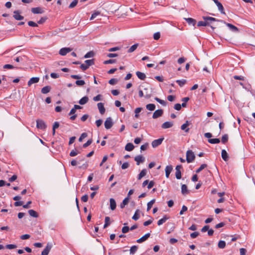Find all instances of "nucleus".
<instances>
[{
  "instance_id": "nucleus-1",
  "label": "nucleus",
  "mask_w": 255,
  "mask_h": 255,
  "mask_svg": "<svg viewBox=\"0 0 255 255\" xmlns=\"http://www.w3.org/2000/svg\"><path fill=\"white\" fill-rule=\"evenodd\" d=\"M195 158L194 152L191 150H188L186 152V161L188 163L192 162Z\"/></svg>"
},
{
  "instance_id": "nucleus-2",
  "label": "nucleus",
  "mask_w": 255,
  "mask_h": 255,
  "mask_svg": "<svg viewBox=\"0 0 255 255\" xmlns=\"http://www.w3.org/2000/svg\"><path fill=\"white\" fill-rule=\"evenodd\" d=\"M36 128L38 129L45 130L47 128V125L44 121L38 119L36 120Z\"/></svg>"
},
{
  "instance_id": "nucleus-3",
  "label": "nucleus",
  "mask_w": 255,
  "mask_h": 255,
  "mask_svg": "<svg viewBox=\"0 0 255 255\" xmlns=\"http://www.w3.org/2000/svg\"><path fill=\"white\" fill-rule=\"evenodd\" d=\"M113 119L111 117L107 118L104 123L105 128L109 129L113 127Z\"/></svg>"
},
{
  "instance_id": "nucleus-4",
  "label": "nucleus",
  "mask_w": 255,
  "mask_h": 255,
  "mask_svg": "<svg viewBox=\"0 0 255 255\" xmlns=\"http://www.w3.org/2000/svg\"><path fill=\"white\" fill-rule=\"evenodd\" d=\"M20 11L19 10H15L13 12V17L17 20H21L24 19V17L20 15Z\"/></svg>"
},
{
  "instance_id": "nucleus-5",
  "label": "nucleus",
  "mask_w": 255,
  "mask_h": 255,
  "mask_svg": "<svg viewBox=\"0 0 255 255\" xmlns=\"http://www.w3.org/2000/svg\"><path fill=\"white\" fill-rule=\"evenodd\" d=\"M52 246L51 244L48 243L44 249V250L41 253V255H48L50 251L51 250Z\"/></svg>"
},
{
  "instance_id": "nucleus-6",
  "label": "nucleus",
  "mask_w": 255,
  "mask_h": 255,
  "mask_svg": "<svg viewBox=\"0 0 255 255\" xmlns=\"http://www.w3.org/2000/svg\"><path fill=\"white\" fill-rule=\"evenodd\" d=\"M163 139H164V138L162 137V138H158L157 139L154 140L152 142V143H151L152 146L153 148L157 147L158 146H159V145H160L161 144Z\"/></svg>"
},
{
  "instance_id": "nucleus-7",
  "label": "nucleus",
  "mask_w": 255,
  "mask_h": 255,
  "mask_svg": "<svg viewBox=\"0 0 255 255\" xmlns=\"http://www.w3.org/2000/svg\"><path fill=\"white\" fill-rule=\"evenodd\" d=\"M221 22L224 23L225 24H226L228 27H229V28L232 31H233L234 32H238L239 31L238 28L235 25H234L231 23H227L226 22H225V21H223V20H221Z\"/></svg>"
},
{
  "instance_id": "nucleus-8",
  "label": "nucleus",
  "mask_w": 255,
  "mask_h": 255,
  "mask_svg": "<svg viewBox=\"0 0 255 255\" xmlns=\"http://www.w3.org/2000/svg\"><path fill=\"white\" fill-rule=\"evenodd\" d=\"M163 114V111L162 109H159L156 110L153 114L152 118L157 119L161 116Z\"/></svg>"
},
{
  "instance_id": "nucleus-9",
  "label": "nucleus",
  "mask_w": 255,
  "mask_h": 255,
  "mask_svg": "<svg viewBox=\"0 0 255 255\" xmlns=\"http://www.w3.org/2000/svg\"><path fill=\"white\" fill-rule=\"evenodd\" d=\"M71 50L72 49L70 48H62L60 50L59 53L60 55L62 56H64L66 55L68 53L70 52Z\"/></svg>"
},
{
  "instance_id": "nucleus-10",
  "label": "nucleus",
  "mask_w": 255,
  "mask_h": 255,
  "mask_svg": "<svg viewBox=\"0 0 255 255\" xmlns=\"http://www.w3.org/2000/svg\"><path fill=\"white\" fill-rule=\"evenodd\" d=\"M31 12L34 14L42 13L44 12L42 8L40 7H33L31 8Z\"/></svg>"
},
{
  "instance_id": "nucleus-11",
  "label": "nucleus",
  "mask_w": 255,
  "mask_h": 255,
  "mask_svg": "<svg viewBox=\"0 0 255 255\" xmlns=\"http://www.w3.org/2000/svg\"><path fill=\"white\" fill-rule=\"evenodd\" d=\"M150 234L149 233L146 234L141 238L138 239L136 242L138 243H141L144 241H145L147 239L150 237Z\"/></svg>"
},
{
  "instance_id": "nucleus-12",
  "label": "nucleus",
  "mask_w": 255,
  "mask_h": 255,
  "mask_svg": "<svg viewBox=\"0 0 255 255\" xmlns=\"http://www.w3.org/2000/svg\"><path fill=\"white\" fill-rule=\"evenodd\" d=\"M203 19L204 20L209 22V23H211L212 21H220L221 22V20H219L215 18H214L212 17H210V16H203Z\"/></svg>"
},
{
  "instance_id": "nucleus-13",
  "label": "nucleus",
  "mask_w": 255,
  "mask_h": 255,
  "mask_svg": "<svg viewBox=\"0 0 255 255\" xmlns=\"http://www.w3.org/2000/svg\"><path fill=\"white\" fill-rule=\"evenodd\" d=\"M98 108L101 114L103 115L105 113V108L104 104L102 103H99L97 104Z\"/></svg>"
},
{
  "instance_id": "nucleus-14",
  "label": "nucleus",
  "mask_w": 255,
  "mask_h": 255,
  "mask_svg": "<svg viewBox=\"0 0 255 255\" xmlns=\"http://www.w3.org/2000/svg\"><path fill=\"white\" fill-rule=\"evenodd\" d=\"M173 169V167L172 165H167L166 166L165 171V176L166 178H168L170 173L171 172Z\"/></svg>"
},
{
  "instance_id": "nucleus-15",
  "label": "nucleus",
  "mask_w": 255,
  "mask_h": 255,
  "mask_svg": "<svg viewBox=\"0 0 255 255\" xmlns=\"http://www.w3.org/2000/svg\"><path fill=\"white\" fill-rule=\"evenodd\" d=\"M134 160L136 162V164L139 165L144 161V158L142 155H137L135 157Z\"/></svg>"
},
{
  "instance_id": "nucleus-16",
  "label": "nucleus",
  "mask_w": 255,
  "mask_h": 255,
  "mask_svg": "<svg viewBox=\"0 0 255 255\" xmlns=\"http://www.w3.org/2000/svg\"><path fill=\"white\" fill-rule=\"evenodd\" d=\"M39 81V78L38 77H32L28 82L27 85L28 86H30L32 84L37 83Z\"/></svg>"
},
{
  "instance_id": "nucleus-17",
  "label": "nucleus",
  "mask_w": 255,
  "mask_h": 255,
  "mask_svg": "<svg viewBox=\"0 0 255 255\" xmlns=\"http://www.w3.org/2000/svg\"><path fill=\"white\" fill-rule=\"evenodd\" d=\"M76 111V110L73 108L71 110L69 113V115H72L70 118V119L72 121L75 120L76 117H77V115L76 114H75Z\"/></svg>"
},
{
  "instance_id": "nucleus-18",
  "label": "nucleus",
  "mask_w": 255,
  "mask_h": 255,
  "mask_svg": "<svg viewBox=\"0 0 255 255\" xmlns=\"http://www.w3.org/2000/svg\"><path fill=\"white\" fill-rule=\"evenodd\" d=\"M173 124L172 122H166L164 123L161 125V128L163 129H166V128H171L173 126Z\"/></svg>"
},
{
  "instance_id": "nucleus-19",
  "label": "nucleus",
  "mask_w": 255,
  "mask_h": 255,
  "mask_svg": "<svg viewBox=\"0 0 255 255\" xmlns=\"http://www.w3.org/2000/svg\"><path fill=\"white\" fill-rule=\"evenodd\" d=\"M110 209L112 210H114L116 209L117 207V204L116 201L113 198H111L110 199Z\"/></svg>"
},
{
  "instance_id": "nucleus-20",
  "label": "nucleus",
  "mask_w": 255,
  "mask_h": 255,
  "mask_svg": "<svg viewBox=\"0 0 255 255\" xmlns=\"http://www.w3.org/2000/svg\"><path fill=\"white\" fill-rule=\"evenodd\" d=\"M169 219V217L168 216H167V215H164V217L162 219H161L158 221L157 225L158 226L161 225Z\"/></svg>"
},
{
  "instance_id": "nucleus-21",
  "label": "nucleus",
  "mask_w": 255,
  "mask_h": 255,
  "mask_svg": "<svg viewBox=\"0 0 255 255\" xmlns=\"http://www.w3.org/2000/svg\"><path fill=\"white\" fill-rule=\"evenodd\" d=\"M184 19L189 25H192L193 26H195V25L196 24V20L192 18H185Z\"/></svg>"
},
{
  "instance_id": "nucleus-22",
  "label": "nucleus",
  "mask_w": 255,
  "mask_h": 255,
  "mask_svg": "<svg viewBox=\"0 0 255 255\" xmlns=\"http://www.w3.org/2000/svg\"><path fill=\"white\" fill-rule=\"evenodd\" d=\"M221 155H222V157L224 161H227L228 160L229 156H228V154L227 151H226V150L223 149L222 150Z\"/></svg>"
},
{
  "instance_id": "nucleus-23",
  "label": "nucleus",
  "mask_w": 255,
  "mask_h": 255,
  "mask_svg": "<svg viewBox=\"0 0 255 255\" xmlns=\"http://www.w3.org/2000/svg\"><path fill=\"white\" fill-rule=\"evenodd\" d=\"M136 75H137V77L141 80H144L146 78L145 74L141 72L137 71L136 72Z\"/></svg>"
},
{
  "instance_id": "nucleus-24",
  "label": "nucleus",
  "mask_w": 255,
  "mask_h": 255,
  "mask_svg": "<svg viewBox=\"0 0 255 255\" xmlns=\"http://www.w3.org/2000/svg\"><path fill=\"white\" fill-rule=\"evenodd\" d=\"M189 125V123L188 121H187L185 124H183L181 127V129L182 130H185V132H188L189 130V128H187V127Z\"/></svg>"
},
{
  "instance_id": "nucleus-25",
  "label": "nucleus",
  "mask_w": 255,
  "mask_h": 255,
  "mask_svg": "<svg viewBox=\"0 0 255 255\" xmlns=\"http://www.w3.org/2000/svg\"><path fill=\"white\" fill-rule=\"evenodd\" d=\"M89 101V98L87 96H85L82 98L79 101V104L82 105L86 104Z\"/></svg>"
},
{
  "instance_id": "nucleus-26",
  "label": "nucleus",
  "mask_w": 255,
  "mask_h": 255,
  "mask_svg": "<svg viewBox=\"0 0 255 255\" xmlns=\"http://www.w3.org/2000/svg\"><path fill=\"white\" fill-rule=\"evenodd\" d=\"M51 90V87L49 86H46L44 87H43L41 89V93L44 94H47L49 93Z\"/></svg>"
},
{
  "instance_id": "nucleus-27",
  "label": "nucleus",
  "mask_w": 255,
  "mask_h": 255,
  "mask_svg": "<svg viewBox=\"0 0 255 255\" xmlns=\"http://www.w3.org/2000/svg\"><path fill=\"white\" fill-rule=\"evenodd\" d=\"M134 147V146L132 143H128L125 146V150L127 151H130L133 149Z\"/></svg>"
},
{
  "instance_id": "nucleus-28",
  "label": "nucleus",
  "mask_w": 255,
  "mask_h": 255,
  "mask_svg": "<svg viewBox=\"0 0 255 255\" xmlns=\"http://www.w3.org/2000/svg\"><path fill=\"white\" fill-rule=\"evenodd\" d=\"M147 173V170L146 169H142L139 174L138 175L137 179L138 180H140L143 177L145 176Z\"/></svg>"
},
{
  "instance_id": "nucleus-29",
  "label": "nucleus",
  "mask_w": 255,
  "mask_h": 255,
  "mask_svg": "<svg viewBox=\"0 0 255 255\" xmlns=\"http://www.w3.org/2000/svg\"><path fill=\"white\" fill-rule=\"evenodd\" d=\"M181 193L183 195H186L189 193L187 187L185 184H182L181 186Z\"/></svg>"
},
{
  "instance_id": "nucleus-30",
  "label": "nucleus",
  "mask_w": 255,
  "mask_h": 255,
  "mask_svg": "<svg viewBox=\"0 0 255 255\" xmlns=\"http://www.w3.org/2000/svg\"><path fill=\"white\" fill-rule=\"evenodd\" d=\"M128 201H129L128 197L125 198L124 199V200L123 201L122 203H121L120 207L122 209L124 208L125 207V206L128 204Z\"/></svg>"
},
{
  "instance_id": "nucleus-31",
  "label": "nucleus",
  "mask_w": 255,
  "mask_h": 255,
  "mask_svg": "<svg viewBox=\"0 0 255 255\" xmlns=\"http://www.w3.org/2000/svg\"><path fill=\"white\" fill-rule=\"evenodd\" d=\"M219 10L221 12L222 14H225V12L224 11V8L222 4V3L220 2H219L218 3L216 4Z\"/></svg>"
},
{
  "instance_id": "nucleus-32",
  "label": "nucleus",
  "mask_w": 255,
  "mask_h": 255,
  "mask_svg": "<svg viewBox=\"0 0 255 255\" xmlns=\"http://www.w3.org/2000/svg\"><path fill=\"white\" fill-rule=\"evenodd\" d=\"M28 213L30 216L34 217V218H37L38 216L37 213L36 211H35L34 210H32V209L28 210Z\"/></svg>"
},
{
  "instance_id": "nucleus-33",
  "label": "nucleus",
  "mask_w": 255,
  "mask_h": 255,
  "mask_svg": "<svg viewBox=\"0 0 255 255\" xmlns=\"http://www.w3.org/2000/svg\"><path fill=\"white\" fill-rule=\"evenodd\" d=\"M208 142L211 144H216L220 142L219 138H211L208 140Z\"/></svg>"
},
{
  "instance_id": "nucleus-34",
  "label": "nucleus",
  "mask_w": 255,
  "mask_h": 255,
  "mask_svg": "<svg viewBox=\"0 0 255 255\" xmlns=\"http://www.w3.org/2000/svg\"><path fill=\"white\" fill-rule=\"evenodd\" d=\"M138 44H134L133 45H132L128 50V53H131L133 52L138 47Z\"/></svg>"
},
{
  "instance_id": "nucleus-35",
  "label": "nucleus",
  "mask_w": 255,
  "mask_h": 255,
  "mask_svg": "<svg viewBox=\"0 0 255 255\" xmlns=\"http://www.w3.org/2000/svg\"><path fill=\"white\" fill-rule=\"evenodd\" d=\"M207 25H209V22L205 21V20L204 21H200L197 23L198 26H206Z\"/></svg>"
},
{
  "instance_id": "nucleus-36",
  "label": "nucleus",
  "mask_w": 255,
  "mask_h": 255,
  "mask_svg": "<svg viewBox=\"0 0 255 255\" xmlns=\"http://www.w3.org/2000/svg\"><path fill=\"white\" fill-rule=\"evenodd\" d=\"M85 64L88 67L92 66L94 64V59H90V60H86L85 61Z\"/></svg>"
},
{
  "instance_id": "nucleus-37",
  "label": "nucleus",
  "mask_w": 255,
  "mask_h": 255,
  "mask_svg": "<svg viewBox=\"0 0 255 255\" xmlns=\"http://www.w3.org/2000/svg\"><path fill=\"white\" fill-rule=\"evenodd\" d=\"M155 200L154 199L151 200L147 204V211H148L151 208L153 204L155 203Z\"/></svg>"
},
{
  "instance_id": "nucleus-38",
  "label": "nucleus",
  "mask_w": 255,
  "mask_h": 255,
  "mask_svg": "<svg viewBox=\"0 0 255 255\" xmlns=\"http://www.w3.org/2000/svg\"><path fill=\"white\" fill-rule=\"evenodd\" d=\"M146 108L149 111H153L155 109V106L153 104H149L146 105Z\"/></svg>"
},
{
  "instance_id": "nucleus-39",
  "label": "nucleus",
  "mask_w": 255,
  "mask_h": 255,
  "mask_svg": "<svg viewBox=\"0 0 255 255\" xmlns=\"http://www.w3.org/2000/svg\"><path fill=\"white\" fill-rule=\"evenodd\" d=\"M95 55V53L93 51H91L88 52L87 53H86L84 56V58H91L94 57Z\"/></svg>"
},
{
  "instance_id": "nucleus-40",
  "label": "nucleus",
  "mask_w": 255,
  "mask_h": 255,
  "mask_svg": "<svg viewBox=\"0 0 255 255\" xmlns=\"http://www.w3.org/2000/svg\"><path fill=\"white\" fill-rule=\"evenodd\" d=\"M139 210H136L134 213V214L132 216V219L135 221L137 220L139 218Z\"/></svg>"
},
{
  "instance_id": "nucleus-41",
  "label": "nucleus",
  "mask_w": 255,
  "mask_h": 255,
  "mask_svg": "<svg viewBox=\"0 0 255 255\" xmlns=\"http://www.w3.org/2000/svg\"><path fill=\"white\" fill-rule=\"evenodd\" d=\"M110 218L109 217H106L105 219V224L104 225V228H106L110 224Z\"/></svg>"
},
{
  "instance_id": "nucleus-42",
  "label": "nucleus",
  "mask_w": 255,
  "mask_h": 255,
  "mask_svg": "<svg viewBox=\"0 0 255 255\" xmlns=\"http://www.w3.org/2000/svg\"><path fill=\"white\" fill-rule=\"evenodd\" d=\"M186 80L185 79L177 80L176 81V82L178 84L180 87L183 86L186 84Z\"/></svg>"
},
{
  "instance_id": "nucleus-43",
  "label": "nucleus",
  "mask_w": 255,
  "mask_h": 255,
  "mask_svg": "<svg viewBox=\"0 0 255 255\" xmlns=\"http://www.w3.org/2000/svg\"><path fill=\"white\" fill-rule=\"evenodd\" d=\"M154 100L155 101H156L157 102H158L159 103H160L162 106H165L166 105L167 103L166 101L162 100L157 97H155L154 98Z\"/></svg>"
},
{
  "instance_id": "nucleus-44",
  "label": "nucleus",
  "mask_w": 255,
  "mask_h": 255,
  "mask_svg": "<svg viewBox=\"0 0 255 255\" xmlns=\"http://www.w3.org/2000/svg\"><path fill=\"white\" fill-rule=\"evenodd\" d=\"M218 246L220 249H224L226 246V242L224 241H220L218 243Z\"/></svg>"
},
{
  "instance_id": "nucleus-45",
  "label": "nucleus",
  "mask_w": 255,
  "mask_h": 255,
  "mask_svg": "<svg viewBox=\"0 0 255 255\" xmlns=\"http://www.w3.org/2000/svg\"><path fill=\"white\" fill-rule=\"evenodd\" d=\"M138 247L137 246H133L130 249V254H134L137 250Z\"/></svg>"
},
{
  "instance_id": "nucleus-46",
  "label": "nucleus",
  "mask_w": 255,
  "mask_h": 255,
  "mask_svg": "<svg viewBox=\"0 0 255 255\" xmlns=\"http://www.w3.org/2000/svg\"><path fill=\"white\" fill-rule=\"evenodd\" d=\"M207 166V165L206 164H202L199 168H198L196 170V172L197 173H199L203 169H204L205 168H206Z\"/></svg>"
},
{
  "instance_id": "nucleus-47",
  "label": "nucleus",
  "mask_w": 255,
  "mask_h": 255,
  "mask_svg": "<svg viewBox=\"0 0 255 255\" xmlns=\"http://www.w3.org/2000/svg\"><path fill=\"white\" fill-rule=\"evenodd\" d=\"M228 140V135L227 134H225L222 137V142L225 144Z\"/></svg>"
},
{
  "instance_id": "nucleus-48",
  "label": "nucleus",
  "mask_w": 255,
  "mask_h": 255,
  "mask_svg": "<svg viewBox=\"0 0 255 255\" xmlns=\"http://www.w3.org/2000/svg\"><path fill=\"white\" fill-rule=\"evenodd\" d=\"M78 0H74L69 5V8H72L74 7L78 3Z\"/></svg>"
},
{
  "instance_id": "nucleus-49",
  "label": "nucleus",
  "mask_w": 255,
  "mask_h": 255,
  "mask_svg": "<svg viewBox=\"0 0 255 255\" xmlns=\"http://www.w3.org/2000/svg\"><path fill=\"white\" fill-rule=\"evenodd\" d=\"M100 14V12L98 11H95L91 15L90 19L92 20L96 18L98 15Z\"/></svg>"
},
{
  "instance_id": "nucleus-50",
  "label": "nucleus",
  "mask_w": 255,
  "mask_h": 255,
  "mask_svg": "<svg viewBox=\"0 0 255 255\" xmlns=\"http://www.w3.org/2000/svg\"><path fill=\"white\" fill-rule=\"evenodd\" d=\"M116 62V59H109L104 62V64H113Z\"/></svg>"
},
{
  "instance_id": "nucleus-51",
  "label": "nucleus",
  "mask_w": 255,
  "mask_h": 255,
  "mask_svg": "<svg viewBox=\"0 0 255 255\" xmlns=\"http://www.w3.org/2000/svg\"><path fill=\"white\" fill-rule=\"evenodd\" d=\"M75 83L77 86H82L85 84V82L84 80H77Z\"/></svg>"
},
{
  "instance_id": "nucleus-52",
  "label": "nucleus",
  "mask_w": 255,
  "mask_h": 255,
  "mask_svg": "<svg viewBox=\"0 0 255 255\" xmlns=\"http://www.w3.org/2000/svg\"><path fill=\"white\" fill-rule=\"evenodd\" d=\"M175 176L177 179L181 178V172L180 170H176Z\"/></svg>"
},
{
  "instance_id": "nucleus-53",
  "label": "nucleus",
  "mask_w": 255,
  "mask_h": 255,
  "mask_svg": "<svg viewBox=\"0 0 255 255\" xmlns=\"http://www.w3.org/2000/svg\"><path fill=\"white\" fill-rule=\"evenodd\" d=\"M17 247L16 245L13 244H8L6 245L5 248L7 249L11 250L15 249Z\"/></svg>"
},
{
  "instance_id": "nucleus-54",
  "label": "nucleus",
  "mask_w": 255,
  "mask_h": 255,
  "mask_svg": "<svg viewBox=\"0 0 255 255\" xmlns=\"http://www.w3.org/2000/svg\"><path fill=\"white\" fill-rule=\"evenodd\" d=\"M79 153V152L77 150H72L70 153V156L73 157L76 156Z\"/></svg>"
},
{
  "instance_id": "nucleus-55",
  "label": "nucleus",
  "mask_w": 255,
  "mask_h": 255,
  "mask_svg": "<svg viewBox=\"0 0 255 255\" xmlns=\"http://www.w3.org/2000/svg\"><path fill=\"white\" fill-rule=\"evenodd\" d=\"M92 142V139H89L85 143H84L83 145V147L84 148H86L87 147H88L89 145H90Z\"/></svg>"
},
{
  "instance_id": "nucleus-56",
  "label": "nucleus",
  "mask_w": 255,
  "mask_h": 255,
  "mask_svg": "<svg viewBox=\"0 0 255 255\" xmlns=\"http://www.w3.org/2000/svg\"><path fill=\"white\" fill-rule=\"evenodd\" d=\"M87 136V133H86V132H84L83 133L81 134V136H80L79 138V141L80 142H81L82 141V140L86 137Z\"/></svg>"
},
{
  "instance_id": "nucleus-57",
  "label": "nucleus",
  "mask_w": 255,
  "mask_h": 255,
  "mask_svg": "<svg viewBox=\"0 0 255 255\" xmlns=\"http://www.w3.org/2000/svg\"><path fill=\"white\" fill-rule=\"evenodd\" d=\"M160 37V33L159 32H156L153 35V38L155 40H158Z\"/></svg>"
},
{
  "instance_id": "nucleus-58",
  "label": "nucleus",
  "mask_w": 255,
  "mask_h": 255,
  "mask_svg": "<svg viewBox=\"0 0 255 255\" xmlns=\"http://www.w3.org/2000/svg\"><path fill=\"white\" fill-rule=\"evenodd\" d=\"M118 82V80L117 79L112 78L110 79L109 81V83L111 85H115Z\"/></svg>"
},
{
  "instance_id": "nucleus-59",
  "label": "nucleus",
  "mask_w": 255,
  "mask_h": 255,
  "mask_svg": "<svg viewBox=\"0 0 255 255\" xmlns=\"http://www.w3.org/2000/svg\"><path fill=\"white\" fill-rule=\"evenodd\" d=\"M129 230V228L128 226H124V227H123V228H122V232L124 234L128 233Z\"/></svg>"
},
{
  "instance_id": "nucleus-60",
  "label": "nucleus",
  "mask_w": 255,
  "mask_h": 255,
  "mask_svg": "<svg viewBox=\"0 0 255 255\" xmlns=\"http://www.w3.org/2000/svg\"><path fill=\"white\" fill-rule=\"evenodd\" d=\"M199 235V233L197 232H195L190 234V237L192 239H194L196 238L198 235Z\"/></svg>"
},
{
  "instance_id": "nucleus-61",
  "label": "nucleus",
  "mask_w": 255,
  "mask_h": 255,
  "mask_svg": "<svg viewBox=\"0 0 255 255\" xmlns=\"http://www.w3.org/2000/svg\"><path fill=\"white\" fill-rule=\"evenodd\" d=\"M28 24L30 26L36 27L38 26L37 24L32 21H29L28 22Z\"/></svg>"
},
{
  "instance_id": "nucleus-62",
  "label": "nucleus",
  "mask_w": 255,
  "mask_h": 255,
  "mask_svg": "<svg viewBox=\"0 0 255 255\" xmlns=\"http://www.w3.org/2000/svg\"><path fill=\"white\" fill-rule=\"evenodd\" d=\"M174 108L175 110H176L177 111H179L181 109V104H178V103L176 104H175V105L174 106Z\"/></svg>"
},
{
  "instance_id": "nucleus-63",
  "label": "nucleus",
  "mask_w": 255,
  "mask_h": 255,
  "mask_svg": "<svg viewBox=\"0 0 255 255\" xmlns=\"http://www.w3.org/2000/svg\"><path fill=\"white\" fill-rule=\"evenodd\" d=\"M88 200V196L87 194L84 195L81 197L82 201L84 202H86Z\"/></svg>"
},
{
  "instance_id": "nucleus-64",
  "label": "nucleus",
  "mask_w": 255,
  "mask_h": 255,
  "mask_svg": "<svg viewBox=\"0 0 255 255\" xmlns=\"http://www.w3.org/2000/svg\"><path fill=\"white\" fill-rule=\"evenodd\" d=\"M101 97H102V96L101 95L99 94L93 98V100L94 101H100V100H101Z\"/></svg>"
}]
</instances>
